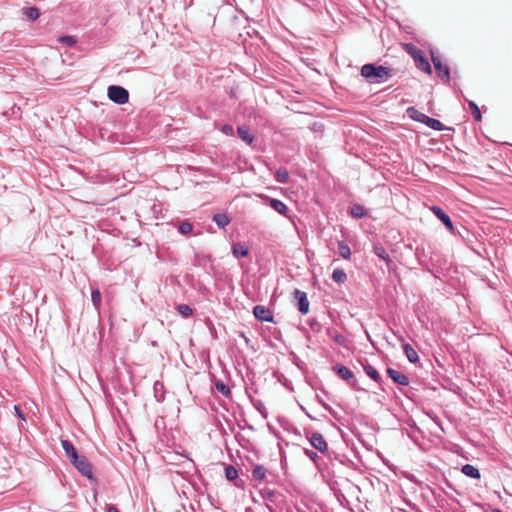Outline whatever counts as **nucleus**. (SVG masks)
I'll use <instances>...</instances> for the list:
<instances>
[{
  "instance_id": "nucleus-9",
  "label": "nucleus",
  "mask_w": 512,
  "mask_h": 512,
  "mask_svg": "<svg viewBox=\"0 0 512 512\" xmlns=\"http://www.w3.org/2000/svg\"><path fill=\"white\" fill-rule=\"evenodd\" d=\"M430 210L433 214L443 223V225L451 232L455 234V227L449 215L439 206H432Z\"/></svg>"
},
{
  "instance_id": "nucleus-10",
  "label": "nucleus",
  "mask_w": 512,
  "mask_h": 512,
  "mask_svg": "<svg viewBox=\"0 0 512 512\" xmlns=\"http://www.w3.org/2000/svg\"><path fill=\"white\" fill-rule=\"evenodd\" d=\"M293 295L296 300V307H297L298 311L303 315L308 314L309 300L307 297V293L304 291H301L299 289H295Z\"/></svg>"
},
{
  "instance_id": "nucleus-5",
  "label": "nucleus",
  "mask_w": 512,
  "mask_h": 512,
  "mask_svg": "<svg viewBox=\"0 0 512 512\" xmlns=\"http://www.w3.org/2000/svg\"><path fill=\"white\" fill-rule=\"evenodd\" d=\"M108 98L119 105L125 104L129 100V92L122 86L110 85L107 89Z\"/></svg>"
},
{
  "instance_id": "nucleus-37",
  "label": "nucleus",
  "mask_w": 512,
  "mask_h": 512,
  "mask_svg": "<svg viewBox=\"0 0 512 512\" xmlns=\"http://www.w3.org/2000/svg\"><path fill=\"white\" fill-rule=\"evenodd\" d=\"M307 324L311 328L312 331L319 333L322 330V325L317 321L316 318H309L307 320Z\"/></svg>"
},
{
  "instance_id": "nucleus-29",
  "label": "nucleus",
  "mask_w": 512,
  "mask_h": 512,
  "mask_svg": "<svg viewBox=\"0 0 512 512\" xmlns=\"http://www.w3.org/2000/svg\"><path fill=\"white\" fill-rule=\"evenodd\" d=\"M425 125L435 131H443L446 129V127L443 125L441 121L431 117L427 118Z\"/></svg>"
},
{
  "instance_id": "nucleus-40",
  "label": "nucleus",
  "mask_w": 512,
  "mask_h": 512,
  "mask_svg": "<svg viewBox=\"0 0 512 512\" xmlns=\"http://www.w3.org/2000/svg\"><path fill=\"white\" fill-rule=\"evenodd\" d=\"M317 399H318V402L330 413V414H334V410L332 409V407L330 405H328L326 402H324L318 395H316Z\"/></svg>"
},
{
  "instance_id": "nucleus-30",
  "label": "nucleus",
  "mask_w": 512,
  "mask_h": 512,
  "mask_svg": "<svg viewBox=\"0 0 512 512\" xmlns=\"http://www.w3.org/2000/svg\"><path fill=\"white\" fill-rule=\"evenodd\" d=\"M91 301H92V304L95 307V309L99 310L101 307L102 298H101L100 290L98 288L92 289Z\"/></svg>"
},
{
  "instance_id": "nucleus-26",
  "label": "nucleus",
  "mask_w": 512,
  "mask_h": 512,
  "mask_svg": "<svg viewBox=\"0 0 512 512\" xmlns=\"http://www.w3.org/2000/svg\"><path fill=\"white\" fill-rule=\"evenodd\" d=\"M464 99L468 103L469 109L471 110L474 120L480 122L482 120V114L478 105L472 100H468L467 98Z\"/></svg>"
},
{
  "instance_id": "nucleus-21",
  "label": "nucleus",
  "mask_w": 512,
  "mask_h": 512,
  "mask_svg": "<svg viewBox=\"0 0 512 512\" xmlns=\"http://www.w3.org/2000/svg\"><path fill=\"white\" fill-rule=\"evenodd\" d=\"M403 351H404L407 359L409 360V362L415 364L419 361V356H418L417 352L409 343L403 344Z\"/></svg>"
},
{
  "instance_id": "nucleus-13",
  "label": "nucleus",
  "mask_w": 512,
  "mask_h": 512,
  "mask_svg": "<svg viewBox=\"0 0 512 512\" xmlns=\"http://www.w3.org/2000/svg\"><path fill=\"white\" fill-rule=\"evenodd\" d=\"M363 369H364V372L366 373V375L368 377H370L373 381H375L383 391H385L384 381H383L380 373L377 371V369L369 363H366L365 365H363Z\"/></svg>"
},
{
  "instance_id": "nucleus-12",
  "label": "nucleus",
  "mask_w": 512,
  "mask_h": 512,
  "mask_svg": "<svg viewBox=\"0 0 512 512\" xmlns=\"http://www.w3.org/2000/svg\"><path fill=\"white\" fill-rule=\"evenodd\" d=\"M387 375L393 380L394 383L400 386H408L410 383L409 377L393 368L388 367L386 369Z\"/></svg>"
},
{
  "instance_id": "nucleus-33",
  "label": "nucleus",
  "mask_w": 512,
  "mask_h": 512,
  "mask_svg": "<svg viewBox=\"0 0 512 512\" xmlns=\"http://www.w3.org/2000/svg\"><path fill=\"white\" fill-rule=\"evenodd\" d=\"M177 312L184 318H188L193 315V309L187 304H179L176 306Z\"/></svg>"
},
{
  "instance_id": "nucleus-2",
  "label": "nucleus",
  "mask_w": 512,
  "mask_h": 512,
  "mask_svg": "<svg viewBox=\"0 0 512 512\" xmlns=\"http://www.w3.org/2000/svg\"><path fill=\"white\" fill-rule=\"evenodd\" d=\"M360 74L371 84L382 83L393 76V69L375 63H367L361 67Z\"/></svg>"
},
{
  "instance_id": "nucleus-32",
  "label": "nucleus",
  "mask_w": 512,
  "mask_h": 512,
  "mask_svg": "<svg viewBox=\"0 0 512 512\" xmlns=\"http://www.w3.org/2000/svg\"><path fill=\"white\" fill-rule=\"evenodd\" d=\"M304 454L315 464L316 467H320L321 457L317 454V452L304 448Z\"/></svg>"
},
{
  "instance_id": "nucleus-1",
  "label": "nucleus",
  "mask_w": 512,
  "mask_h": 512,
  "mask_svg": "<svg viewBox=\"0 0 512 512\" xmlns=\"http://www.w3.org/2000/svg\"><path fill=\"white\" fill-rule=\"evenodd\" d=\"M62 448L65 452L66 457L69 459L71 464L86 478L92 480L93 467L89 460L85 456H80L74 447L73 443L69 440H61Z\"/></svg>"
},
{
  "instance_id": "nucleus-45",
  "label": "nucleus",
  "mask_w": 512,
  "mask_h": 512,
  "mask_svg": "<svg viewBox=\"0 0 512 512\" xmlns=\"http://www.w3.org/2000/svg\"><path fill=\"white\" fill-rule=\"evenodd\" d=\"M305 413H306V415H307L310 419H314V418L310 415V413H308V412H305Z\"/></svg>"
},
{
  "instance_id": "nucleus-14",
  "label": "nucleus",
  "mask_w": 512,
  "mask_h": 512,
  "mask_svg": "<svg viewBox=\"0 0 512 512\" xmlns=\"http://www.w3.org/2000/svg\"><path fill=\"white\" fill-rule=\"evenodd\" d=\"M349 214L354 219H362L369 216L368 210L358 203L352 204L349 207Z\"/></svg>"
},
{
  "instance_id": "nucleus-41",
  "label": "nucleus",
  "mask_w": 512,
  "mask_h": 512,
  "mask_svg": "<svg viewBox=\"0 0 512 512\" xmlns=\"http://www.w3.org/2000/svg\"><path fill=\"white\" fill-rule=\"evenodd\" d=\"M14 409H15V412H16V415L21 418L22 420H25V414L24 412L22 411V409L20 408V406H14Z\"/></svg>"
},
{
  "instance_id": "nucleus-43",
  "label": "nucleus",
  "mask_w": 512,
  "mask_h": 512,
  "mask_svg": "<svg viewBox=\"0 0 512 512\" xmlns=\"http://www.w3.org/2000/svg\"><path fill=\"white\" fill-rule=\"evenodd\" d=\"M266 493H267V495H268L269 497H272V496H274V494H275V492H274V491H271V490H268Z\"/></svg>"
},
{
  "instance_id": "nucleus-36",
  "label": "nucleus",
  "mask_w": 512,
  "mask_h": 512,
  "mask_svg": "<svg viewBox=\"0 0 512 512\" xmlns=\"http://www.w3.org/2000/svg\"><path fill=\"white\" fill-rule=\"evenodd\" d=\"M58 41H59V43H61L63 45H66V46H69V47H73L77 43V39L74 36H71V35L60 36L58 38Z\"/></svg>"
},
{
  "instance_id": "nucleus-23",
  "label": "nucleus",
  "mask_w": 512,
  "mask_h": 512,
  "mask_svg": "<svg viewBox=\"0 0 512 512\" xmlns=\"http://www.w3.org/2000/svg\"><path fill=\"white\" fill-rule=\"evenodd\" d=\"M212 220L221 229H224L230 223V218L225 213H217V214H215L213 216Z\"/></svg>"
},
{
  "instance_id": "nucleus-42",
  "label": "nucleus",
  "mask_w": 512,
  "mask_h": 512,
  "mask_svg": "<svg viewBox=\"0 0 512 512\" xmlns=\"http://www.w3.org/2000/svg\"><path fill=\"white\" fill-rule=\"evenodd\" d=\"M107 512H120L119 509L114 505L107 506Z\"/></svg>"
},
{
  "instance_id": "nucleus-35",
  "label": "nucleus",
  "mask_w": 512,
  "mask_h": 512,
  "mask_svg": "<svg viewBox=\"0 0 512 512\" xmlns=\"http://www.w3.org/2000/svg\"><path fill=\"white\" fill-rule=\"evenodd\" d=\"M192 230H193V224L191 222H189L188 220L182 221L178 226V231L183 235H187V234L191 233Z\"/></svg>"
},
{
  "instance_id": "nucleus-22",
  "label": "nucleus",
  "mask_w": 512,
  "mask_h": 512,
  "mask_svg": "<svg viewBox=\"0 0 512 512\" xmlns=\"http://www.w3.org/2000/svg\"><path fill=\"white\" fill-rule=\"evenodd\" d=\"M266 468L262 465H255L252 469V477L254 480L259 482H265L266 481Z\"/></svg>"
},
{
  "instance_id": "nucleus-28",
  "label": "nucleus",
  "mask_w": 512,
  "mask_h": 512,
  "mask_svg": "<svg viewBox=\"0 0 512 512\" xmlns=\"http://www.w3.org/2000/svg\"><path fill=\"white\" fill-rule=\"evenodd\" d=\"M332 279L338 284H343L347 280V274L341 268H336L332 272Z\"/></svg>"
},
{
  "instance_id": "nucleus-27",
  "label": "nucleus",
  "mask_w": 512,
  "mask_h": 512,
  "mask_svg": "<svg viewBox=\"0 0 512 512\" xmlns=\"http://www.w3.org/2000/svg\"><path fill=\"white\" fill-rule=\"evenodd\" d=\"M23 15H25L29 20L35 21L40 16V11L37 7H25L23 8Z\"/></svg>"
},
{
  "instance_id": "nucleus-24",
  "label": "nucleus",
  "mask_w": 512,
  "mask_h": 512,
  "mask_svg": "<svg viewBox=\"0 0 512 512\" xmlns=\"http://www.w3.org/2000/svg\"><path fill=\"white\" fill-rule=\"evenodd\" d=\"M275 180L280 184H287L289 182V172L286 168H279L275 172Z\"/></svg>"
},
{
  "instance_id": "nucleus-38",
  "label": "nucleus",
  "mask_w": 512,
  "mask_h": 512,
  "mask_svg": "<svg viewBox=\"0 0 512 512\" xmlns=\"http://www.w3.org/2000/svg\"><path fill=\"white\" fill-rule=\"evenodd\" d=\"M220 131L226 136H234V128L230 124H224L220 127Z\"/></svg>"
},
{
  "instance_id": "nucleus-20",
  "label": "nucleus",
  "mask_w": 512,
  "mask_h": 512,
  "mask_svg": "<svg viewBox=\"0 0 512 512\" xmlns=\"http://www.w3.org/2000/svg\"><path fill=\"white\" fill-rule=\"evenodd\" d=\"M154 397L158 403H162L165 400V387L160 381H156L153 385Z\"/></svg>"
},
{
  "instance_id": "nucleus-15",
  "label": "nucleus",
  "mask_w": 512,
  "mask_h": 512,
  "mask_svg": "<svg viewBox=\"0 0 512 512\" xmlns=\"http://www.w3.org/2000/svg\"><path fill=\"white\" fill-rule=\"evenodd\" d=\"M232 255L235 258L247 257L249 255V248L244 242H237L232 245Z\"/></svg>"
},
{
  "instance_id": "nucleus-11",
  "label": "nucleus",
  "mask_w": 512,
  "mask_h": 512,
  "mask_svg": "<svg viewBox=\"0 0 512 512\" xmlns=\"http://www.w3.org/2000/svg\"><path fill=\"white\" fill-rule=\"evenodd\" d=\"M254 317L262 322H272L274 323V317L269 308L263 305H256L253 308Z\"/></svg>"
},
{
  "instance_id": "nucleus-44",
  "label": "nucleus",
  "mask_w": 512,
  "mask_h": 512,
  "mask_svg": "<svg viewBox=\"0 0 512 512\" xmlns=\"http://www.w3.org/2000/svg\"><path fill=\"white\" fill-rule=\"evenodd\" d=\"M493 512H503V511L501 509L496 508L493 510Z\"/></svg>"
},
{
  "instance_id": "nucleus-7",
  "label": "nucleus",
  "mask_w": 512,
  "mask_h": 512,
  "mask_svg": "<svg viewBox=\"0 0 512 512\" xmlns=\"http://www.w3.org/2000/svg\"><path fill=\"white\" fill-rule=\"evenodd\" d=\"M310 444L320 453L329 455V448L323 435L319 432H313L310 436L307 435Z\"/></svg>"
},
{
  "instance_id": "nucleus-19",
  "label": "nucleus",
  "mask_w": 512,
  "mask_h": 512,
  "mask_svg": "<svg viewBox=\"0 0 512 512\" xmlns=\"http://www.w3.org/2000/svg\"><path fill=\"white\" fill-rule=\"evenodd\" d=\"M461 472L469 477V478H472V479H480L481 478V474H480V471L477 467H475L474 465H471V464H465L462 466L461 468Z\"/></svg>"
},
{
  "instance_id": "nucleus-3",
  "label": "nucleus",
  "mask_w": 512,
  "mask_h": 512,
  "mask_svg": "<svg viewBox=\"0 0 512 512\" xmlns=\"http://www.w3.org/2000/svg\"><path fill=\"white\" fill-rule=\"evenodd\" d=\"M332 371L342 380L346 381L347 384L356 391L364 390L358 384V381L353 373L348 367L343 364H336L332 367Z\"/></svg>"
},
{
  "instance_id": "nucleus-31",
  "label": "nucleus",
  "mask_w": 512,
  "mask_h": 512,
  "mask_svg": "<svg viewBox=\"0 0 512 512\" xmlns=\"http://www.w3.org/2000/svg\"><path fill=\"white\" fill-rule=\"evenodd\" d=\"M338 251L342 258L344 259H350L351 257V249L350 247L344 242L339 241L338 242Z\"/></svg>"
},
{
  "instance_id": "nucleus-25",
  "label": "nucleus",
  "mask_w": 512,
  "mask_h": 512,
  "mask_svg": "<svg viewBox=\"0 0 512 512\" xmlns=\"http://www.w3.org/2000/svg\"><path fill=\"white\" fill-rule=\"evenodd\" d=\"M216 390L224 397L229 398L231 396V390L222 380L216 379L214 381Z\"/></svg>"
},
{
  "instance_id": "nucleus-16",
  "label": "nucleus",
  "mask_w": 512,
  "mask_h": 512,
  "mask_svg": "<svg viewBox=\"0 0 512 512\" xmlns=\"http://www.w3.org/2000/svg\"><path fill=\"white\" fill-rule=\"evenodd\" d=\"M238 137L245 142L247 145L252 146L255 137L250 133L249 129L245 126H238L237 128Z\"/></svg>"
},
{
  "instance_id": "nucleus-4",
  "label": "nucleus",
  "mask_w": 512,
  "mask_h": 512,
  "mask_svg": "<svg viewBox=\"0 0 512 512\" xmlns=\"http://www.w3.org/2000/svg\"><path fill=\"white\" fill-rule=\"evenodd\" d=\"M407 52L411 55L413 58L416 67L428 74L432 73L431 65L428 61V59L425 57L422 50L416 48L414 45L409 44L407 45Z\"/></svg>"
},
{
  "instance_id": "nucleus-8",
  "label": "nucleus",
  "mask_w": 512,
  "mask_h": 512,
  "mask_svg": "<svg viewBox=\"0 0 512 512\" xmlns=\"http://www.w3.org/2000/svg\"><path fill=\"white\" fill-rule=\"evenodd\" d=\"M263 200L265 201V204L268 205L269 207H271L273 210H275L276 212H278L280 215L282 216H285V217H288V213H289V209L287 207V205L279 200V199H276V198H272V197H269V196H262Z\"/></svg>"
},
{
  "instance_id": "nucleus-34",
  "label": "nucleus",
  "mask_w": 512,
  "mask_h": 512,
  "mask_svg": "<svg viewBox=\"0 0 512 512\" xmlns=\"http://www.w3.org/2000/svg\"><path fill=\"white\" fill-rule=\"evenodd\" d=\"M225 477L228 481H235L238 478V470L232 466H225Z\"/></svg>"
},
{
  "instance_id": "nucleus-6",
  "label": "nucleus",
  "mask_w": 512,
  "mask_h": 512,
  "mask_svg": "<svg viewBox=\"0 0 512 512\" xmlns=\"http://www.w3.org/2000/svg\"><path fill=\"white\" fill-rule=\"evenodd\" d=\"M431 60L434 65L437 76L445 83L450 81V69L442 63L441 57L434 52H431Z\"/></svg>"
},
{
  "instance_id": "nucleus-18",
  "label": "nucleus",
  "mask_w": 512,
  "mask_h": 512,
  "mask_svg": "<svg viewBox=\"0 0 512 512\" xmlns=\"http://www.w3.org/2000/svg\"><path fill=\"white\" fill-rule=\"evenodd\" d=\"M373 252L382 260L386 262V264L389 266L392 264V259L386 249L380 244H374L373 246Z\"/></svg>"
},
{
  "instance_id": "nucleus-39",
  "label": "nucleus",
  "mask_w": 512,
  "mask_h": 512,
  "mask_svg": "<svg viewBox=\"0 0 512 512\" xmlns=\"http://www.w3.org/2000/svg\"><path fill=\"white\" fill-rule=\"evenodd\" d=\"M333 340L336 344L340 346H345L346 338L342 334H336Z\"/></svg>"
},
{
  "instance_id": "nucleus-17",
  "label": "nucleus",
  "mask_w": 512,
  "mask_h": 512,
  "mask_svg": "<svg viewBox=\"0 0 512 512\" xmlns=\"http://www.w3.org/2000/svg\"><path fill=\"white\" fill-rule=\"evenodd\" d=\"M407 115L414 121H417L419 123L425 124L426 120L429 116L425 115L424 113L420 112L415 107L411 106L408 107L406 110Z\"/></svg>"
}]
</instances>
